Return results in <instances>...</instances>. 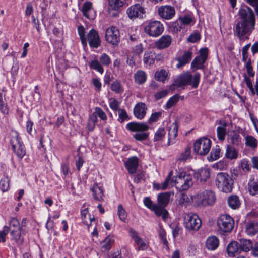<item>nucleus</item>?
Here are the masks:
<instances>
[{
    "instance_id": "obj_58",
    "label": "nucleus",
    "mask_w": 258,
    "mask_h": 258,
    "mask_svg": "<svg viewBox=\"0 0 258 258\" xmlns=\"http://www.w3.org/2000/svg\"><path fill=\"white\" fill-rule=\"evenodd\" d=\"M190 155V149L187 147L185 148L184 151L181 153L178 157V159L180 161L186 160Z\"/></svg>"
},
{
    "instance_id": "obj_6",
    "label": "nucleus",
    "mask_w": 258,
    "mask_h": 258,
    "mask_svg": "<svg viewBox=\"0 0 258 258\" xmlns=\"http://www.w3.org/2000/svg\"><path fill=\"white\" fill-rule=\"evenodd\" d=\"M254 28V26L239 21L234 27V34L240 40L244 41L248 38L247 35H249Z\"/></svg>"
},
{
    "instance_id": "obj_13",
    "label": "nucleus",
    "mask_w": 258,
    "mask_h": 258,
    "mask_svg": "<svg viewBox=\"0 0 258 258\" xmlns=\"http://www.w3.org/2000/svg\"><path fill=\"white\" fill-rule=\"evenodd\" d=\"M105 37L108 43L117 45L120 40L119 31L115 27H110L106 29Z\"/></svg>"
},
{
    "instance_id": "obj_36",
    "label": "nucleus",
    "mask_w": 258,
    "mask_h": 258,
    "mask_svg": "<svg viewBox=\"0 0 258 258\" xmlns=\"http://www.w3.org/2000/svg\"><path fill=\"white\" fill-rule=\"evenodd\" d=\"M228 140L231 144L239 145L241 142V138L239 134L232 131L229 135Z\"/></svg>"
},
{
    "instance_id": "obj_2",
    "label": "nucleus",
    "mask_w": 258,
    "mask_h": 258,
    "mask_svg": "<svg viewBox=\"0 0 258 258\" xmlns=\"http://www.w3.org/2000/svg\"><path fill=\"white\" fill-rule=\"evenodd\" d=\"M171 182L180 191L186 190L193 185V178L191 175L185 171H179L176 176L173 177Z\"/></svg>"
},
{
    "instance_id": "obj_25",
    "label": "nucleus",
    "mask_w": 258,
    "mask_h": 258,
    "mask_svg": "<svg viewBox=\"0 0 258 258\" xmlns=\"http://www.w3.org/2000/svg\"><path fill=\"white\" fill-rule=\"evenodd\" d=\"M192 52L190 51H185L182 56L177 58V60L178 63L177 64V68H180L182 66L188 63L191 59Z\"/></svg>"
},
{
    "instance_id": "obj_49",
    "label": "nucleus",
    "mask_w": 258,
    "mask_h": 258,
    "mask_svg": "<svg viewBox=\"0 0 258 258\" xmlns=\"http://www.w3.org/2000/svg\"><path fill=\"white\" fill-rule=\"evenodd\" d=\"M78 31L83 45L86 46L87 45V39L85 36V30L84 27L82 26H79Z\"/></svg>"
},
{
    "instance_id": "obj_35",
    "label": "nucleus",
    "mask_w": 258,
    "mask_h": 258,
    "mask_svg": "<svg viewBox=\"0 0 258 258\" xmlns=\"http://www.w3.org/2000/svg\"><path fill=\"white\" fill-rule=\"evenodd\" d=\"M81 218L83 222L89 226L92 222H95L94 218H91L88 214V210L87 208L84 209L81 212Z\"/></svg>"
},
{
    "instance_id": "obj_12",
    "label": "nucleus",
    "mask_w": 258,
    "mask_h": 258,
    "mask_svg": "<svg viewBox=\"0 0 258 258\" xmlns=\"http://www.w3.org/2000/svg\"><path fill=\"white\" fill-rule=\"evenodd\" d=\"M164 27L160 22L154 21L150 22L145 27V32L152 37H157L163 32Z\"/></svg>"
},
{
    "instance_id": "obj_15",
    "label": "nucleus",
    "mask_w": 258,
    "mask_h": 258,
    "mask_svg": "<svg viewBox=\"0 0 258 258\" xmlns=\"http://www.w3.org/2000/svg\"><path fill=\"white\" fill-rule=\"evenodd\" d=\"M145 13L144 8L140 4L133 5L127 10V14L131 19L142 18Z\"/></svg>"
},
{
    "instance_id": "obj_10",
    "label": "nucleus",
    "mask_w": 258,
    "mask_h": 258,
    "mask_svg": "<svg viewBox=\"0 0 258 258\" xmlns=\"http://www.w3.org/2000/svg\"><path fill=\"white\" fill-rule=\"evenodd\" d=\"M184 225L189 230H198L201 226V220L194 213H188L184 218Z\"/></svg>"
},
{
    "instance_id": "obj_41",
    "label": "nucleus",
    "mask_w": 258,
    "mask_h": 258,
    "mask_svg": "<svg viewBox=\"0 0 258 258\" xmlns=\"http://www.w3.org/2000/svg\"><path fill=\"white\" fill-rule=\"evenodd\" d=\"M154 53L152 51L145 52L144 55L143 61L147 65H151L154 63Z\"/></svg>"
},
{
    "instance_id": "obj_46",
    "label": "nucleus",
    "mask_w": 258,
    "mask_h": 258,
    "mask_svg": "<svg viewBox=\"0 0 258 258\" xmlns=\"http://www.w3.org/2000/svg\"><path fill=\"white\" fill-rule=\"evenodd\" d=\"M206 60L203 59L201 57L197 56L195 57L191 63V67L193 69H198L203 68V66Z\"/></svg>"
},
{
    "instance_id": "obj_50",
    "label": "nucleus",
    "mask_w": 258,
    "mask_h": 258,
    "mask_svg": "<svg viewBox=\"0 0 258 258\" xmlns=\"http://www.w3.org/2000/svg\"><path fill=\"white\" fill-rule=\"evenodd\" d=\"M90 67L101 74L103 73L104 71V69L102 67L101 63L97 60H94L92 61L90 63Z\"/></svg>"
},
{
    "instance_id": "obj_24",
    "label": "nucleus",
    "mask_w": 258,
    "mask_h": 258,
    "mask_svg": "<svg viewBox=\"0 0 258 258\" xmlns=\"http://www.w3.org/2000/svg\"><path fill=\"white\" fill-rule=\"evenodd\" d=\"M91 190L93 192V197L95 200L98 201H102L103 200V190L101 186L95 184L91 188Z\"/></svg>"
},
{
    "instance_id": "obj_4",
    "label": "nucleus",
    "mask_w": 258,
    "mask_h": 258,
    "mask_svg": "<svg viewBox=\"0 0 258 258\" xmlns=\"http://www.w3.org/2000/svg\"><path fill=\"white\" fill-rule=\"evenodd\" d=\"M126 128L131 131L137 132L133 136L136 140H145L149 136V133L145 132L149 127L144 123L130 122L127 124Z\"/></svg>"
},
{
    "instance_id": "obj_7",
    "label": "nucleus",
    "mask_w": 258,
    "mask_h": 258,
    "mask_svg": "<svg viewBox=\"0 0 258 258\" xmlns=\"http://www.w3.org/2000/svg\"><path fill=\"white\" fill-rule=\"evenodd\" d=\"M217 225L220 232L224 234L231 231L234 227V221L230 216L223 214L218 218Z\"/></svg>"
},
{
    "instance_id": "obj_33",
    "label": "nucleus",
    "mask_w": 258,
    "mask_h": 258,
    "mask_svg": "<svg viewBox=\"0 0 258 258\" xmlns=\"http://www.w3.org/2000/svg\"><path fill=\"white\" fill-rule=\"evenodd\" d=\"M240 251L248 252L252 248V243L251 240L248 239H241L239 243Z\"/></svg>"
},
{
    "instance_id": "obj_60",
    "label": "nucleus",
    "mask_w": 258,
    "mask_h": 258,
    "mask_svg": "<svg viewBox=\"0 0 258 258\" xmlns=\"http://www.w3.org/2000/svg\"><path fill=\"white\" fill-rule=\"evenodd\" d=\"M110 107L114 111L119 110V102L116 99H111L109 102Z\"/></svg>"
},
{
    "instance_id": "obj_44",
    "label": "nucleus",
    "mask_w": 258,
    "mask_h": 258,
    "mask_svg": "<svg viewBox=\"0 0 258 258\" xmlns=\"http://www.w3.org/2000/svg\"><path fill=\"white\" fill-rule=\"evenodd\" d=\"M227 123L224 122L221 126H218L217 128V136L219 140L223 141L226 135V126Z\"/></svg>"
},
{
    "instance_id": "obj_42",
    "label": "nucleus",
    "mask_w": 258,
    "mask_h": 258,
    "mask_svg": "<svg viewBox=\"0 0 258 258\" xmlns=\"http://www.w3.org/2000/svg\"><path fill=\"white\" fill-rule=\"evenodd\" d=\"M199 174L200 180L206 182L210 178V170L208 168H202L199 170Z\"/></svg>"
},
{
    "instance_id": "obj_26",
    "label": "nucleus",
    "mask_w": 258,
    "mask_h": 258,
    "mask_svg": "<svg viewBox=\"0 0 258 258\" xmlns=\"http://www.w3.org/2000/svg\"><path fill=\"white\" fill-rule=\"evenodd\" d=\"M173 195V192H165L158 195L157 200L159 204L166 207L169 203L171 196Z\"/></svg>"
},
{
    "instance_id": "obj_18",
    "label": "nucleus",
    "mask_w": 258,
    "mask_h": 258,
    "mask_svg": "<svg viewBox=\"0 0 258 258\" xmlns=\"http://www.w3.org/2000/svg\"><path fill=\"white\" fill-rule=\"evenodd\" d=\"M87 39L89 45L94 48H97L100 45L99 35L96 31L91 30L87 35Z\"/></svg>"
},
{
    "instance_id": "obj_37",
    "label": "nucleus",
    "mask_w": 258,
    "mask_h": 258,
    "mask_svg": "<svg viewBox=\"0 0 258 258\" xmlns=\"http://www.w3.org/2000/svg\"><path fill=\"white\" fill-rule=\"evenodd\" d=\"M237 151L230 145H227L225 153L226 157L228 159L232 160L236 159L237 158Z\"/></svg>"
},
{
    "instance_id": "obj_27",
    "label": "nucleus",
    "mask_w": 258,
    "mask_h": 258,
    "mask_svg": "<svg viewBox=\"0 0 258 258\" xmlns=\"http://www.w3.org/2000/svg\"><path fill=\"white\" fill-rule=\"evenodd\" d=\"M206 245L209 250H214L219 245V240L216 236H210L207 239Z\"/></svg>"
},
{
    "instance_id": "obj_56",
    "label": "nucleus",
    "mask_w": 258,
    "mask_h": 258,
    "mask_svg": "<svg viewBox=\"0 0 258 258\" xmlns=\"http://www.w3.org/2000/svg\"><path fill=\"white\" fill-rule=\"evenodd\" d=\"M92 114L96 115V117L98 116L102 120H106V115L105 112L99 107H96L95 109V112Z\"/></svg>"
},
{
    "instance_id": "obj_9",
    "label": "nucleus",
    "mask_w": 258,
    "mask_h": 258,
    "mask_svg": "<svg viewBox=\"0 0 258 258\" xmlns=\"http://www.w3.org/2000/svg\"><path fill=\"white\" fill-rule=\"evenodd\" d=\"M211 141L207 138H201L197 139L194 144V152L200 155H205L208 153L211 148Z\"/></svg>"
},
{
    "instance_id": "obj_61",
    "label": "nucleus",
    "mask_w": 258,
    "mask_h": 258,
    "mask_svg": "<svg viewBox=\"0 0 258 258\" xmlns=\"http://www.w3.org/2000/svg\"><path fill=\"white\" fill-rule=\"evenodd\" d=\"M9 232V228L8 226H4L3 230L0 231V242H5L6 241L5 236Z\"/></svg>"
},
{
    "instance_id": "obj_17",
    "label": "nucleus",
    "mask_w": 258,
    "mask_h": 258,
    "mask_svg": "<svg viewBox=\"0 0 258 258\" xmlns=\"http://www.w3.org/2000/svg\"><path fill=\"white\" fill-rule=\"evenodd\" d=\"M172 42V38L170 35L162 36L155 42V47L158 49H164L169 47Z\"/></svg>"
},
{
    "instance_id": "obj_38",
    "label": "nucleus",
    "mask_w": 258,
    "mask_h": 258,
    "mask_svg": "<svg viewBox=\"0 0 258 258\" xmlns=\"http://www.w3.org/2000/svg\"><path fill=\"white\" fill-rule=\"evenodd\" d=\"M114 240L112 237L108 236H107L102 242H101V247L103 249L102 251H106L109 250L113 243H114Z\"/></svg>"
},
{
    "instance_id": "obj_51",
    "label": "nucleus",
    "mask_w": 258,
    "mask_h": 258,
    "mask_svg": "<svg viewBox=\"0 0 258 258\" xmlns=\"http://www.w3.org/2000/svg\"><path fill=\"white\" fill-rule=\"evenodd\" d=\"M117 215L120 220L124 221L127 217V213L123 208L122 205L120 204L117 207Z\"/></svg>"
},
{
    "instance_id": "obj_19",
    "label": "nucleus",
    "mask_w": 258,
    "mask_h": 258,
    "mask_svg": "<svg viewBox=\"0 0 258 258\" xmlns=\"http://www.w3.org/2000/svg\"><path fill=\"white\" fill-rule=\"evenodd\" d=\"M138 164V159L135 156L129 158L125 163V167L129 173L132 174L136 173Z\"/></svg>"
},
{
    "instance_id": "obj_43",
    "label": "nucleus",
    "mask_w": 258,
    "mask_h": 258,
    "mask_svg": "<svg viewBox=\"0 0 258 258\" xmlns=\"http://www.w3.org/2000/svg\"><path fill=\"white\" fill-rule=\"evenodd\" d=\"M220 149L219 146H216L213 148L210 155L208 157L209 161H213L218 159L220 157Z\"/></svg>"
},
{
    "instance_id": "obj_39",
    "label": "nucleus",
    "mask_w": 258,
    "mask_h": 258,
    "mask_svg": "<svg viewBox=\"0 0 258 258\" xmlns=\"http://www.w3.org/2000/svg\"><path fill=\"white\" fill-rule=\"evenodd\" d=\"M190 202V199L188 196L184 194H180L178 199L177 200V205L178 207L183 206H187Z\"/></svg>"
},
{
    "instance_id": "obj_28",
    "label": "nucleus",
    "mask_w": 258,
    "mask_h": 258,
    "mask_svg": "<svg viewBox=\"0 0 258 258\" xmlns=\"http://www.w3.org/2000/svg\"><path fill=\"white\" fill-rule=\"evenodd\" d=\"M110 9L118 10L120 8L127 4V0H108Z\"/></svg>"
},
{
    "instance_id": "obj_30",
    "label": "nucleus",
    "mask_w": 258,
    "mask_h": 258,
    "mask_svg": "<svg viewBox=\"0 0 258 258\" xmlns=\"http://www.w3.org/2000/svg\"><path fill=\"white\" fill-rule=\"evenodd\" d=\"M178 126L176 123H173L170 127L168 131V142L169 144L173 143L177 136Z\"/></svg>"
},
{
    "instance_id": "obj_21",
    "label": "nucleus",
    "mask_w": 258,
    "mask_h": 258,
    "mask_svg": "<svg viewBox=\"0 0 258 258\" xmlns=\"http://www.w3.org/2000/svg\"><path fill=\"white\" fill-rule=\"evenodd\" d=\"M146 105L144 103L140 102L137 103L134 109V113L136 117L142 119L146 113Z\"/></svg>"
},
{
    "instance_id": "obj_57",
    "label": "nucleus",
    "mask_w": 258,
    "mask_h": 258,
    "mask_svg": "<svg viewBox=\"0 0 258 258\" xmlns=\"http://www.w3.org/2000/svg\"><path fill=\"white\" fill-rule=\"evenodd\" d=\"M173 175V171H171L169 174L167 178H166L165 180L161 184V186L159 187V188H161L162 190H164L167 188L168 185H169V182L172 176Z\"/></svg>"
},
{
    "instance_id": "obj_23",
    "label": "nucleus",
    "mask_w": 258,
    "mask_h": 258,
    "mask_svg": "<svg viewBox=\"0 0 258 258\" xmlns=\"http://www.w3.org/2000/svg\"><path fill=\"white\" fill-rule=\"evenodd\" d=\"M164 206L160 204H154L153 208L151 210L154 212V213L157 216H162V218L165 220L168 216V212L165 209Z\"/></svg>"
},
{
    "instance_id": "obj_20",
    "label": "nucleus",
    "mask_w": 258,
    "mask_h": 258,
    "mask_svg": "<svg viewBox=\"0 0 258 258\" xmlns=\"http://www.w3.org/2000/svg\"><path fill=\"white\" fill-rule=\"evenodd\" d=\"M228 255L230 257H234L241 252L239 243L237 241H232L227 246Z\"/></svg>"
},
{
    "instance_id": "obj_14",
    "label": "nucleus",
    "mask_w": 258,
    "mask_h": 258,
    "mask_svg": "<svg viewBox=\"0 0 258 258\" xmlns=\"http://www.w3.org/2000/svg\"><path fill=\"white\" fill-rule=\"evenodd\" d=\"M16 134L12 137L11 143L15 154L19 158L22 159L26 155V150L24 145L20 142L19 136L17 133Z\"/></svg>"
},
{
    "instance_id": "obj_32",
    "label": "nucleus",
    "mask_w": 258,
    "mask_h": 258,
    "mask_svg": "<svg viewBox=\"0 0 258 258\" xmlns=\"http://www.w3.org/2000/svg\"><path fill=\"white\" fill-rule=\"evenodd\" d=\"M168 72L165 69H161L155 73V79L158 81L165 83L168 78Z\"/></svg>"
},
{
    "instance_id": "obj_64",
    "label": "nucleus",
    "mask_w": 258,
    "mask_h": 258,
    "mask_svg": "<svg viewBox=\"0 0 258 258\" xmlns=\"http://www.w3.org/2000/svg\"><path fill=\"white\" fill-rule=\"evenodd\" d=\"M121 251L120 250H117L111 252L108 255L107 258H121Z\"/></svg>"
},
{
    "instance_id": "obj_62",
    "label": "nucleus",
    "mask_w": 258,
    "mask_h": 258,
    "mask_svg": "<svg viewBox=\"0 0 258 258\" xmlns=\"http://www.w3.org/2000/svg\"><path fill=\"white\" fill-rule=\"evenodd\" d=\"M118 116L119 121L121 123L123 122L128 117L126 112L123 109H119L118 110Z\"/></svg>"
},
{
    "instance_id": "obj_1",
    "label": "nucleus",
    "mask_w": 258,
    "mask_h": 258,
    "mask_svg": "<svg viewBox=\"0 0 258 258\" xmlns=\"http://www.w3.org/2000/svg\"><path fill=\"white\" fill-rule=\"evenodd\" d=\"M195 206L204 207L214 205L216 201L215 194L211 190H206L191 198Z\"/></svg>"
},
{
    "instance_id": "obj_63",
    "label": "nucleus",
    "mask_w": 258,
    "mask_h": 258,
    "mask_svg": "<svg viewBox=\"0 0 258 258\" xmlns=\"http://www.w3.org/2000/svg\"><path fill=\"white\" fill-rule=\"evenodd\" d=\"M0 111L4 115H8L9 114V108L5 102L0 103Z\"/></svg>"
},
{
    "instance_id": "obj_54",
    "label": "nucleus",
    "mask_w": 258,
    "mask_h": 258,
    "mask_svg": "<svg viewBox=\"0 0 258 258\" xmlns=\"http://www.w3.org/2000/svg\"><path fill=\"white\" fill-rule=\"evenodd\" d=\"M100 63L104 66H109L111 63L109 56L106 53L102 54L99 57Z\"/></svg>"
},
{
    "instance_id": "obj_45",
    "label": "nucleus",
    "mask_w": 258,
    "mask_h": 258,
    "mask_svg": "<svg viewBox=\"0 0 258 258\" xmlns=\"http://www.w3.org/2000/svg\"><path fill=\"white\" fill-rule=\"evenodd\" d=\"M248 191L250 195L254 196L258 194V182L251 180L248 183Z\"/></svg>"
},
{
    "instance_id": "obj_8",
    "label": "nucleus",
    "mask_w": 258,
    "mask_h": 258,
    "mask_svg": "<svg viewBox=\"0 0 258 258\" xmlns=\"http://www.w3.org/2000/svg\"><path fill=\"white\" fill-rule=\"evenodd\" d=\"M8 227L13 239L16 242L22 243L24 239L22 237V227L20 226L18 220L15 218H12L9 222V226Z\"/></svg>"
},
{
    "instance_id": "obj_5",
    "label": "nucleus",
    "mask_w": 258,
    "mask_h": 258,
    "mask_svg": "<svg viewBox=\"0 0 258 258\" xmlns=\"http://www.w3.org/2000/svg\"><path fill=\"white\" fill-rule=\"evenodd\" d=\"M215 184L217 187L222 191L228 193L233 188V180L226 173H219L217 174Z\"/></svg>"
},
{
    "instance_id": "obj_16",
    "label": "nucleus",
    "mask_w": 258,
    "mask_h": 258,
    "mask_svg": "<svg viewBox=\"0 0 258 258\" xmlns=\"http://www.w3.org/2000/svg\"><path fill=\"white\" fill-rule=\"evenodd\" d=\"M158 12L161 17L166 20L172 19L175 14L174 7L169 5L159 7Z\"/></svg>"
},
{
    "instance_id": "obj_48",
    "label": "nucleus",
    "mask_w": 258,
    "mask_h": 258,
    "mask_svg": "<svg viewBox=\"0 0 258 258\" xmlns=\"http://www.w3.org/2000/svg\"><path fill=\"white\" fill-rule=\"evenodd\" d=\"M111 89L116 93H120L123 91V89L120 82L115 80L111 85Z\"/></svg>"
},
{
    "instance_id": "obj_59",
    "label": "nucleus",
    "mask_w": 258,
    "mask_h": 258,
    "mask_svg": "<svg viewBox=\"0 0 258 258\" xmlns=\"http://www.w3.org/2000/svg\"><path fill=\"white\" fill-rule=\"evenodd\" d=\"M201 38L200 34L199 32H195L191 34L187 38V41L191 43H195L199 41Z\"/></svg>"
},
{
    "instance_id": "obj_31",
    "label": "nucleus",
    "mask_w": 258,
    "mask_h": 258,
    "mask_svg": "<svg viewBox=\"0 0 258 258\" xmlns=\"http://www.w3.org/2000/svg\"><path fill=\"white\" fill-rule=\"evenodd\" d=\"M229 206L233 209H236L240 206V201L239 197L236 195H232L228 198Z\"/></svg>"
},
{
    "instance_id": "obj_55",
    "label": "nucleus",
    "mask_w": 258,
    "mask_h": 258,
    "mask_svg": "<svg viewBox=\"0 0 258 258\" xmlns=\"http://www.w3.org/2000/svg\"><path fill=\"white\" fill-rule=\"evenodd\" d=\"M180 96L178 94L173 96L170 98L166 103V107L168 108L174 106L179 100Z\"/></svg>"
},
{
    "instance_id": "obj_3",
    "label": "nucleus",
    "mask_w": 258,
    "mask_h": 258,
    "mask_svg": "<svg viewBox=\"0 0 258 258\" xmlns=\"http://www.w3.org/2000/svg\"><path fill=\"white\" fill-rule=\"evenodd\" d=\"M200 77V75L199 73L195 74L193 77L188 72L181 74L170 86V89L174 90L175 87H182L187 84L191 85L193 87L196 88L199 84Z\"/></svg>"
},
{
    "instance_id": "obj_40",
    "label": "nucleus",
    "mask_w": 258,
    "mask_h": 258,
    "mask_svg": "<svg viewBox=\"0 0 258 258\" xmlns=\"http://www.w3.org/2000/svg\"><path fill=\"white\" fill-rule=\"evenodd\" d=\"M258 141L256 138L251 135L245 137V145L252 149H255L257 146Z\"/></svg>"
},
{
    "instance_id": "obj_53",
    "label": "nucleus",
    "mask_w": 258,
    "mask_h": 258,
    "mask_svg": "<svg viewBox=\"0 0 258 258\" xmlns=\"http://www.w3.org/2000/svg\"><path fill=\"white\" fill-rule=\"evenodd\" d=\"M97 119L96 115L92 114L90 116L87 125L89 131H92L94 129Z\"/></svg>"
},
{
    "instance_id": "obj_11",
    "label": "nucleus",
    "mask_w": 258,
    "mask_h": 258,
    "mask_svg": "<svg viewBox=\"0 0 258 258\" xmlns=\"http://www.w3.org/2000/svg\"><path fill=\"white\" fill-rule=\"evenodd\" d=\"M240 21L255 26V20L253 11L247 6L241 7L239 11Z\"/></svg>"
},
{
    "instance_id": "obj_29",
    "label": "nucleus",
    "mask_w": 258,
    "mask_h": 258,
    "mask_svg": "<svg viewBox=\"0 0 258 258\" xmlns=\"http://www.w3.org/2000/svg\"><path fill=\"white\" fill-rule=\"evenodd\" d=\"M134 77L135 82L139 85H141L146 82L147 75L144 71L139 70L134 74Z\"/></svg>"
},
{
    "instance_id": "obj_47",
    "label": "nucleus",
    "mask_w": 258,
    "mask_h": 258,
    "mask_svg": "<svg viewBox=\"0 0 258 258\" xmlns=\"http://www.w3.org/2000/svg\"><path fill=\"white\" fill-rule=\"evenodd\" d=\"M166 132L163 128H159L155 133L154 141H161L165 136Z\"/></svg>"
},
{
    "instance_id": "obj_34",
    "label": "nucleus",
    "mask_w": 258,
    "mask_h": 258,
    "mask_svg": "<svg viewBox=\"0 0 258 258\" xmlns=\"http://www.w3.org/2000/svg\"><path fill=\"white\" fill-rule=\"evenodd\" d=\"M84 16L88 19H93V16L91 15V13L93 11L92 4L89 2H85L81 9Z\"/></svg>"
},
{
    "instance_id": "obj_22",
    "label": "nucleus",
    "mask_w": 258,
    "mask_h": 258,
    "mask_svg": "<svg viewBox=\"0 0 258 258\" xmlns=\"http://www.w3.org/2000/svg\"><path fill=\"white\" fill-rule=\"evenodd\" d=\"M245 232L250 236L255 235L258 232V222L249 221L245 225Z\"/></svg>"
},
{
    "instance_id": "obj_52",
    "label": "nucleus",
    "mask_w": 258,
    "mask_h": 258,
    "mask_svg": "<svg viewBox=\"0 0 258 258\" xmlns=\"http://www.w3.org/2000/svg\"><path fill=\"white\" fill-rule=\"evenodd\" d=\"M0 188L4 192L7 191L9 188V179L7 177H4L0 181Z\"/></svg>"
}]
</instances>
